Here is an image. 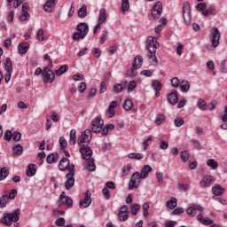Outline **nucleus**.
Segmentation results:
<instances>
[{"mask_svg": "<svg viewBox=\"0 0 227 227\" xmlns=\"http://www.w3.org/2000/svg\"><path fill=\"white\" fill-rule=\"evenodd\" d=\"M160 47V44L153 36H149L145 43V49L148 51L147 58L150 59V64L153 67H157L159 65V59H157V50Z\"/></svg>", "mask_w": 227, "mask_h": 227, "instance_id": "f257e3e1", "label": "nucleus"}, {"mask_svg": "<svg viewBox=\"0 0 227 227\" xmlns=\"http://www.w3.org/2000/svg\"><path fill=\"white\" fill-rule=\"evenodd\" d=\"M20 217V209H15L12 213H5L4 216L1 218V223L5 224L6 226H12L13 223H17L19 218Z\"/></svg>", "mask_w": 227, "mask_h": 227, "instance_id": "f03ea898", "label": "nucleus"}, {"mask_svg": "<svg viewBox=\"0 0 227 227\" xmlns=\"http://www.w3.org/2000/svg\"><path fill=\"white\" fill-rule=\"evenodd\" d=\"M141 67H143V57L138 55L135 58L132 67L126 72L125 77H131V79L137 77V70H139Z\"/></svg>", "mask_w": 227, "mask_h": 227, "instance_id": "7ed1b4c3", "label": "nucleus"}, {"mask_svg": "<svg viewBox=\"0 0 227 227\" xmlns=\"http://www.w3.org/2000/svg\"><path fill=\"white\" fill-rule=\"evenodd\" d=\"M75 166L72 165L69 168V172L66 174V182L64 187L66 191H70L75 185Z\"/></svg>", "mask_w": 227, "mask_h": 227, "instance_id": "20e7f679", "label": "nucleus"}, {"mask_svg": "<svg viewBox=\"0 0 227 227\" xmlns=\"http://www.w3.org/2000/svg\"><path fill=\"white\" fill-rule=\"evenodd\" d=\"M91 130L90 129H85L80 136L78 139V145L79 146H88L90 143L91 142Z\"/></svg>", "mask_w": 227, "mask_h": 227, "instance_id": "39448f33", "label": "nucleus"}, {"mask_svg": "<svg viewBox=\"0 0 227 227\" xmlns=\"http://www.w3.org/2000/svg\"><path fill=\"white\" fill-rule=\"evenodd\" d=\"M43 82H45L46 84H52V82H54V80L56 79V74H54V71L49 69V67H43Z\"/></svg>", "mask_w": 227, "mask_h": 227, "instance_id": "423d86ee", "label": "nucleus"}, {"mask_svg": "<svg viewBox=\"0 0 227 227\" xmlns=\"http://www.w3.org/2000/svg\"><path fill=\"white\" fill-rule=\"evenodd\" d=\"M183 19L185 26H191V4L184 2L183 5Z\"/></svg>", "mask_w": 227, "mask_h": 227, "instance_id": "0eeeda50", "label": "nucleus"}, {"mask_svg": "<svg viewBox=\"0 0 227 227\" xmlns=\"http://www.w3.org/2000/svg\"><path fill=\"white\" fill-rule=\"evenodd\" d=\"M210 40L212 43V47H219V40H221V32H219V28L217 27H214L210 33Z\"/></svg>", "mask_w": 227, "mask_h": 227, "instance_id": "6e6552de", "label": "nucleus"}, {"mask_svg": "<svg viewBox=\"0 0 227 227\" xmlns=\"http://www.w3.org/2000/svg\"><path fill=\"white\" fill-rule=\"evenodd\" d=\"M204 210L205 209L200 205L194 204L187 207L186 214L190 215V217H194L196 214H198L197 212H199V214H203Z\"/></svg>", "mask_w": 227, "mask_h": 227, "instance_id": "1a4fd4ad", "label": "nucleus"}, {"mask_svg": "<svg viewBox=\"0 0 227 227\" xmlns=\"http://www.w3.org/2000/svg\"><path fill=\"white\" fill-rule=\"evenodd\" d=\"M102 127H104V119L101 117H97L91 122L92 132L96 134L102 130Z\"/></svg>", "mask_w": 227, "mask_h": 227, "instance_id": "9d476101", "label": "nucleus"}, {"mask_svg": "<svg viewBox=\"0 0 227 227\" xmlns=\"http://www.w3.org/2000/svg\"><path fill=\"white\" fill-rule=\"evenodd\" d=\"M162 15V3L157 2L152 8V16L154 20L160 19Z\"/></svg>", "mask_w": 227, "mask_h": 227, "instance_id": "9b49d317", "label": "nucleus"}, {"mask_svg": "<svg viewBox=\"0 0 227 227\" xmlns=\"http://www.w3.org/2000/svg\"><path fill=\"white\" fill-rule=\"evenodd\" d=\"M215 182V178L212 176H204L202 179L200 181V185L202 189H207L211 185H214Z\"/></svg>", "mask_w": 227, "mask_h": 227, "instance_id": "f8f14e48", "label": "nucleus"}, {"mask_svg": "<svg viewBox=\"0 0 227 227\" xmlns=\"http://www.w3.org/2000/svg\"><path fill=\"white\" fill-rule=\"evenodd\" d=\"M167 100L171 106H176V104H178V91L172 90L171 92L168 94Z\"/></svg>", "mask_w": 227, "mask_h": 227, "instance_id": "ddd939ff", "label": "nucleus"}, {"mask_svg": "<svg viewBox=\"0 0 227 227\" xmlns=\"http://www.w3.org/2000/svg\"><path fill=\"white\" fill-rule=\"evenodd\" d=\"M91 205V192H85L84 199L80 201V208H88Z\"/></svg>", "mask_w": 227, "mask_h": 227, "instance_id": "4468645a", "label": "nucleus"}, {"mask_svg": "<svg viewBox=\"0 0 227 227\" xmlns=\"http://www.w3.org/2000/svg\"><path fill=\"white\" fill-rule=\"evenodd\" d=\"M80 153L85 160H88L91 159V155H93V151L91 150L90 147L85 146L80 148Z\"/></svg>", "mask_w": 227, "mask_h": 227, "instance_id": "2eb2a0df", "label": "nucleus"}, {"mask_svg": "<svg viewBox=\"0 0 227 227\" xmlns=\"http://www.w3.org/2000/svg\"><path fill=\"white\" fill-rule=\"evenodd\" d=\"M71 166H74V164H70V160L62 158L59 165V169H60V171H67V169L70 172Z\"/></svg>", "mask_w": 227, "mask_h": 227, "instance_id": "dca6fc26", "label": "nucleus"}, {"mask_svg": "<svg viewBox=\"0 0 227 227\" xmlns=\"http://www.w3.org/2000/svg\"><path fill=\"white\" fill-rule=\"evenodd\" d=\"M77 30L82 34V37H86L88 32L90 31V27L88 26V23L82 22L77 25Z\"/></svg>", "mask_w": 227, "mask_h": 227, "instance_id": "f3484780", "label": "nucleus"}, {"mask_svg": "<svg viewBox=\"0 0 227 227\" xmlns=\"http://www.w3.org/2000/svg\"><path fill=\"white\" fill-rule=\"evenodd\" d=\"M57 3H58V0H47L43 5L44 12L51 13V12L54 10Z\"/></svg>", "mask_w": 227, "mask_h": 227, "instance_id": "a211bd4d", "label": "nucleus"}, {"mask_svg": "<svg viewBox=\"0 0 227 227\" xmlns=\"http://www.w3.org/2000/svg\"><path fill=\"white\" fill-rule=\"evenodd\" d=\"M107 20V11H106L105 8H101L99 10L98 19V24H106V21Z\"/></svg>", "mask_w": 227, "mask_h": 227, "instance_id": "6ab92c4d", "label": "nucleus"}, {"mask_svg": "<svg viewBox=\"0 0 227 227\" xmlns=\"http://www.w3.org/2000/svg\"><path fill=\"white\" fill-rule=\"evenodd\" d=\"M197 219L201 224H205L206 226H210V224H214V220L210 219L209 217L207 218H203V214H199L197 215Z\"/></svg>", "mask_w": 227, "mask_h": 227, "instance_id": "aec40b11", "label": "nucleus"}, {"mask_svg": "<svg viewBox=\"0 0 227 227\" xmlns=\"http://www.w3.org/2000/svg\"><path fill=\"white\" fill-rule=\"evenodd\" d=\"M176 205H178V200L176 198L172 197L169 200L166 202L167 208H169L170 210H174L176 208Z\"/></svg>", "mask_w": 227, "mask_h": 227, "instance_id": "412c9836", "label": "nucleus"}, {"mask_svg": "<svg viewBox=\"0 0 227 227\" xmlns=\"http://www.w3.org/2000/svg\"><path fill=\"white\" fill-rule=\"evenodd\" d=\"M22 152H24V148L20 144H17L12 147V154L14 157L22 155Z\"/></svg>", "mask_w": 227, "mask_h": 227, "instance_id": "4be33fe9", "label": "nucleus"}, {"mask_svg": "<svg viewBox=\"0 0 227 227\" xmlns=\"http://www.w3.org/2000/svg\"><path fill=\"white\" fill-rule=\"evenodd\" d=\"M179 88L183 93H187V91L191 90V84L189 83V82L183 80L179 84Z\"/></svg>", "mask_w": 227, "mask_h": 227, "instance_id": "5701e85b", "label": "nucleus"}, {"mask_svg": "<svg viewBox=\"0 0 227 227\" xmlns=\"http://www.w3.org/2000/svg\"><path fill=\"white\" fill-rule=\"evenodd\" d=\"M197 107L200 111H208V105L207 104V101H205L203 98H200L197 101Z\"/></svg>", "mask_w": 227, "mask_h": 227, "instance_id": "b1692460", "label": "nucleus"}, {"mask_svg": "<svg viewBox=\"0 0 227 227\" xmlns=\"http://www.w3.org/2000/svg\"><path fill=\"white\" fill-rule=\"evenodd\" d=\"M151 171H152V167H150V165H145L140 173L141 178L143 180L146 178Z\"/></svg>", "mask_w": 227, "mask_h": 227, "instance_id": "393cba45", "label": "nucleus"}, {"mask_svg": "<svg viewBox=\"0 0 227 227\" xmlns=\"http://www.w3.org/2000/svg\"><path fill=\"white\" fill-rule=\"evenodd\" d=\"M18 51L20 54H27V51H29V43H22L19 44Z\"/></svg>", "mask_w": 227, "mask_h": 227, "instance_id": "a878e982", "label": "nucleus"}, {"mask_svg": "<svg viewBox=\"0 0 227 227\" xmlns=\"http://www.w3.org/2000/svg\"><path fill=\"white\" fill-rule=\"evenodd\" d=\"M128 158L135 160H142V159H145V154L141 153H130L128 154Z\"/></svg>", "mask_w": 227, "mask_h": 227, "instance_id": "bb28decb", "label": "nucleus"}, {"mask_svg": "<svg viewBox=\"0 0 227 227\" xmlns=\"http://www.w3.org/2000/svg\"><path fill=\"white\" fill-rule=\"evenodd\" d=\"M10 175V169L8 167L0 168V182L5 180Z\"/></svg>", "mask_w": 227, "mask_h": 227, "instance_id": "cd10ccee", "label": "nucleus"}, {"mask_svg": "<svg viewBox=\"0 0 227 227\" xmlns=\"http://www.w3.org/2000/svg\"><path fill=\"white\" fill-rule=\"evenodd\" d=\"M142 210H143V215L145 219H148L150 213L148 210H150V202H145L142 205Z\"/></svg>", "mask_w": 227, "mask_h": 227, "instance_id": "c85d7f7f", "label": "nucleus"}, {"mask_svg": "<svg viewBox=\"0 0 227 227\" xmlns=\"http://www.w3.org/2000/svg\"><path fill=\"white\" fill-rule=\"evenodd\" d=\"M62 205H66L68 208H72L74 205V200L70 197H64L63 199L60 200Z\"/></svg>", "mask_w": 227, "mask_h": 227, "instance_id": "c756f323", "label": "nucleus"}, {"mask_svg": "<svg viewBox=\"0 0 227 227\" xmlns=\"http://www.w3.org/2000/svg\"><path fill=\"white\" fill-rule=\"evenodd\" d=\"M27 175V176H35V175H36V165L28 164Z\"/></svg>", "mask_w": 227, "mask_h": 227, "instance_id": "7c9ffc66", "label": "nucleus"}, {"mask_svg": "<svg viewBox=\"0 0 227 227\" xmlns=\"http://www.w3.org/2000/svg\"><path fill=\"white\" fill-rule=\"evenodd\" d=\"M67 72H68V66L63 65L55 71V74L58 77H61V75H63V74H67Z\"/></svg>", "mask_w": 227, "mask_h": 227, "instance_id": "2f4dec72", "label": "nucleus"}, {"mask_svg": "<svg viewBox=\"0 0 227 227\" xmlns=\"http://www.w3.org/2000/svg\"><path fill=\"white\" fill-rule=\"evenodd\" d=\"M164 121H166V115H164L163 114H158L154 121L155 125H162Z\"/></svg>", "mask_w": 227, "mask_h": 227, "instance_id": "473e14b6", "label": "nucleus"}, {"mask_svg": "<svg viewBox=\"0 0 227 227\" xmlns=\"http://www.w3.org/2000/svg\"><path fill=\"white\" fill-rule=\"evenodd\" d=\"M86 168L89 171H95L97 169V166L95 165V159L90 158L87 160Z\"/></svg>", "mask_w": 227, "mask_h": 227, "instance_id": "72a5a7b5", "label": "nucleus"}, {"mask_svg": "<svg viewBox=\"0 0 227 227\" xmlns=\"http://www.w3.org/2000/svg\"><path fill=\"white\" fill-rule=\"evenodd\" d=\"M207 166L213 170H215L219 168V162L215 161L214 159H209L207 160Z\"/></svg>", "mask_w": 227, "mask_h": 227, "instance_id": "f704fd0d", "label": "nucleus"}, {"mask_svg": "<svg viewBox=\"0 0 227 227\" xmlns=\"http://www.w3.org/2000/svg\"><path fill=\"white\" fill-rule=\"evenodd\" d=\"M88 15V7L86 4H83L80 9H78V17L80 19H84Z\"/></svg>", "mask_w": 227, "mask_h": 227, "instance_id": "c9c22d12", "label": "nucleus"}, {"mask_svg": "<svg viewBox=\"0 0 227 227\" xmlns=\"http://www.w3.org/2000/svg\"><path fill=\"white\" fill-rule=\"evenodd\" d=\"M212 192L215 196H221L224 192V189L221 185L216 184L212 188Z\"/></svg>", "mask_w": 227, "mask_h": 227, "instance_id": "e433bc0d", "label": "nucleus"}, {"mask_svg": "<svg viewBox=\"0 0 227 227\" xmlns=\"http://www.w3.org/2000/svg\"><path fill=\"white\" fill-rule=\"evenodd\" d=\"M4 68L6 72H13V65L12 64V59L10 58L5 59Z\"/></svg>", "mask_w": 227, "mask_h": 227, "instance_id": "4c0bfd02", "label": "nucleus"}, {"mask_svg": "<svg viewBox=\"0 0 227 227\" xmlns=\"http://www.w3.org/2000/svg\"><path fill=\"white\" fill-rule=\"evenodd\" d=\"M121 8L122 13L129 12V10H130V3L129 2V0H121Z\"/></svg>", "mask_w": 227, "mask_h": 227, "instance_id": "58836bf2", "label": "nucleus"}, {"mask_svg": "<svg viewBox=\"0 0 227 227\" xmlns=\"http://www.w3.org/2000/svg\"><path fill=\"white\" fill-rule=\"evenodd\" d=\"M123 109L125 111H131L132 107H134V103L130 99H126L122 105Z\"/></svg>", "mask_w": 227, "mask_h": 227, "instance_id": "ea45409f", "label": "nucleus"}, {"mask_svg": "<svg viewBox=\"0 0 227 227\" xmlns=\"http://www.w3.org/2000/svg\"><path fill=\"white\" fill-rule=\"evenodd\" d=\"M58 159H59L58 153H51L47 156L46 162H48V164H53V162H56Z\"/></svg>", "mask_w": 227, "mask_h": 227, "instance_id": "a19ab883", "label": "nucleus"}, {"mask_svg": "<svg viewBox=\"0 0 227 227\" xmlns=\"http://www.w3.org/2000/svg\"><path fill=\"white\" fill-rule=\"evenodd\" d=\"M75 134H76L75 129H71L70 136H69L70 145H75V143H77V137Z\"/></svg>", "mask_w": 227, "mask_h": 227, "instance_id": "79ce46f5", "label": "nucleus"}, {"mask_svg": "<svg viewBox=\"0 0 227 227\" xmlns=\"http://www.w3.org/2000/svg\"><path fill=\"white\" fill-rule=\"evenodd\" d=\"M151 86L154 91H160V90H162V83L157 80L153 81Z\"/></svg>", "mask_w": 227, "mask_h": 227, "instance_id": "37998d69", "label": "nucleus"}, {"mask_svg": "<svg viewBox=\"0 0 227 227\" xmlns=\"http://www.w3.org/2000/svg\"><path fill=\"white\" fill-rule=\"evenodd\" d=\"M9 201L10 199H8V195H3L0 198V208H4Z\"/></svg>", "mask_w": 227, "mask_h": 227, "instance_id": "c03bdc74", "label": "nucleus"}, {"mask_svg": "<svg viewBox=\"0 0 227 227\" xmlns=\"http://www.w3.org/2000/svg\"><path fill=\"white\" fill-rule=\"evenodd\" d=\"M137 88V82L131 81L129 82L127 90L129 93H131V91H134Z\"/></svg>", "mask_w": 227, "mask_h": 227, "instance_id": "a18cd8bd", "label": "nucleus"}, {"mask_svg": "<svg viewBox=\"0 0 227 227\" xmlns=\"http://www.w3.org/2000/svg\"><path fill=\"white\" fill-rule=\"evenodd\" d=\"M171 86L173 88H180V84L182 82L178 79V77H174L170 80Z\"/></svg>", "mask_w": 227, "mask_h": 227, "instance_id": "49530a36", "label": "nucleus"}, {"mask_svg": "<svg viewBox=\"0 0 227 227\" xmlns=\"http://www.w3.org/2000/svg\"><path fill=\"white\" fill-rule=\"evenodd\" d=\"M139 208H141V206L139 204H132L130 206L132 215H137V210H139Z\"/></svg>", "mask_w": 227, "mask_h": 227, "instance_id": "de8ad7c7", "label": "nucleus"}, {"mask_svg": "<svg viewBox=\"0 0 227 227\" xmlns=\"http://www.w3.org/2000/svg\"><path fill=\"white\" fill-rule=\"evenodd\" d=\"M185 123V121L180 117H176L174 120V125L175 127H182V125H184Z\"/></svg>", "mask_w": 227, "mask_h": 227, "instance_id": "09e8293b", "label": "nucleus"}, {"mask_svg": "<svg viewBox=\"0 0 227 227\" xmlns=\"http://www.w3.org/2000/svg\"><path fill=\"white\" fill-rule=\"evenodd\" d=\"M142 179L143 178L140 176L139 172H135L132 174L130 180H134V182H138V184H141Z\"/></svg>", "mask_w": 227, "mask_h": 227, "instance_id": "8fccbe9b", "label": "nucleus"}, {"mask_svg": "<svg viewBox=\"0 0 227 227\" xmlns=\"http://www.w3.org/2000/svg\"><path fill=\"white\" fill-rule=\"evenodd\" d=\"M156 178L160 185H162V184H164V174L162 172H156Z\"/></svg>", "mask_w": 227, "mask_h": 227, "instance_id": "3c124183", "label": "nucleus"}, {"mask_svg": "<svg viewBox=\"0 0 227 227\" xmlns=\"http://www.w3.org/2000/svg\"><path fill=\"white\" fill-rule=\"evenodd\" d=\"M138 187H139V182L130 179L129 183V189L132 191V189H137Z\"/></svg>", "mask_w": 227, "mask_h": 227, "instance_id": "603ef678", "label": "nucleus"}, {"mask_svg": "<svg viewBox=\"0 0 227 227\" xmlns=\"http://www.w3.org/2000/svg\"><path fill=\"white\" fill-rule=\"evenodd\" d=\"M113 90L114 93H121V91H123V85L116 83L115 85H114Z\"/></svg>", "mask_w": 227, "mask_h": 227, "instance_id": "864d4df0", "label": "nucleus"}, {"mask_svg": "<svg viewBox=\"0 0 227 227\" xmlns=\"http://www.w3.org/2000/svg\"><path fill=\"white\" fill-rule=\"evenodd\" d=\"M191 189V186L189 184H178V190L183 192H187Z\"/></svg>", "mask_w": 227, "mask_h": 227, "instance_id": "5fc2aeb1", "label": "nucleus"}, {"mask_svg": "<svg viewBox=\"0 0 227 227\" xmlns=\"http://www.w3.org/2000/svg\"><path fill=\"white\" fill-rule=\"evenodd\" d=\"M22 137V134H20V132L19 131H14L12 133V139L13 141L19 142Z\"/></svg>", "mask_w": 227, "mask_h": 227, "instance_id": "6e6d98bb", "label": "nucleus"}, {"mask_svg": "<svg viewBox=\"0 0 227 227\" xmlns=\"http://www.w3.org/2000/svg\"><path fill=\"white\" fill-rule=\"evenodd\" d=\"M108 32L107 30H104L103 34L101 35V37L99 39V43L104 44L106 43V40L107 39Z\"/></svg>", "mask_w": 227, "mask_h": 227, "instance_id": "4d7b16f0", "label": "nucleus"}, {"mask_svg": "<svg viewBox=\"0 0 227 227\" xmlns=\"http://www.w3.org/2000/svg\"><path fill=\"white\" fill-rule=\"evenodd\" d=\"M85 37H82V34L80 33V32H76L73 35V40L74 42H79V40H82L84 39Z\"/></svg>", "mask_w": 227, "mask_h": 227, "instance_id": "13d9d810", "label": "nucleus"}, {"mask_svg": "<svg viewBox=\"0 0 227 227\" xmlns=\"http://www.w3.org/2000/svg\"><path fill=\"white\" fill-rule=\"evenodd\" d=\"M181 159L183 162H187V160H189V152L187 151L181 152Z\"/></svg>", "mask_w": 227, "mask_h": 227, "instance_id": "bf43d9fd", "label": "nucleus"}, {"mask_svg": "<svg viewBox=\"0 0 227 227\" xmlns=\"http://www.w3.org/2000/svg\"><path fill=\"white\" fill-rule=\"evenodd\" d=\"M36 40L38 42H43V29H39L36 33Z\"/></svg>", "mask_w": 227, "mask_h": 227, "instance_id": "052dcab7", "label": "nucleus"}, {"mask_svg": "<svg viewBox=\"0 0 227 227\" xmlns=\"http://www.w3.org/2000/svg\"><path fill=\"white\" fill-rule=\"evenodd\" d=\"M29 13L28 12H22L20 15V20L21 22H24L25 20H29Z\"/></svg>", "mask_w": 227, "mask_h": 227, "instance_id": "680f3d73", "label": "nucleus"}, {"mask_svg": "<svg viewBox=\"0 0 227 227\" xmlns=\"http://www.w3.org/2000/svg\"><path fill=\"white\" fill-rule=\"evenodd\" d=\"M215 107H217V101L216 100L211 101L207 105V110L208 111H214V109H215Z\"/></svg>", "mask_w": 227, "mask_h": 227, "instance_id": "e2e57ef3", "label": "nucleus"}, {"mask_svg": "<svg viewBox=\"0 0 227 227\" xmlns=\"http://www.w3.org/2000/svg\"><path fill=\"white\" fill-rule=\"evenodd\" d=\"M66 220L63 217H59L55 221L56 226H65Z\"/></svg>", "mask_w": 227, "mask_h": 227, "instance_id": "0e129e2a", "label": "nucleus"}, {"mask_svg": "<svg viewBox=\"0 0 227 227\" xmlns=\"http://www.w3.org/2000/svg\"><path fill=\"white\" fill-rule=\"evenodd\" d=\"M140 75H145V77H152V75H153V71L143 70L141 71Z\"/></svg>", "mask_w": 227, "mask_h": 227, "instance_id": "69168bd1", "label": "nucleus"}, {"mask_svg": "<svg viewBox=\"0 0 227 227\" xmlns=\"http://www.w3.org/2000/svg\"><path fill=\"white\" fill-rule=\"evenodd\" d=\"M118 217L120 221H127L129 219V213H119Z\"/></svg>", "mask_w": 227, "mask_h": 227, "instance_id": "338daca9", "label": "nucleus"}, {"mask_svg": "<svg viewBox=\"0 0 227 227\" xmlns=\"http://www.w3.org/2000/svg\"><path fill=\"white\" fill-rule=\"evenodd\" d=\"M16 197H17V190L16 189H12L11 191V192L9 193V195H7V198L9 200H15Z\"/></svg>", "mask_w": 227, "mask_h": 227, "instance_id": "774afa93", "label": "nucleus"}]
</instances>
